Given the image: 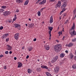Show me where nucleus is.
<instances>
[{
	"mask_svg": "<svg viewBox=\"0 0 76 76\" xmlns=\"http://www.w3.org/2000/svg\"><path fill=\"white\" fill-rule=\"evenodd\" d=\"M23 56V54L21 55V56Z\"/></svg>",
	"mask_w": 76,
	"mask_h": 76,
	"instance_id": "nucleus-64",
	"label": "nucleus"
},
{
	"mask_svg": "<svg viewBox=\"0 0 76 76\" xmlns=\"http://www.w3.org/2000/svg\"><path fill=\"white\" fill-rule=\"evenodd\" d=\"M34 41H37V39L36 38H35L33 39Z\"/></svg>",
	"mask_w": 76,
	"mask_h": 76,
	"instance_id": "nucleus-46",
	"label": "nucleus"
},
{
	"mask_svg": "<svg viewBox=\"0 0 76 76\" xmlns=\"http://www.w3.org/2000/svg\"><path fill=\"white\" fill-rule=\"evenodd\" d=\"M58 58V56L55 57L53 59V60L51 61V62L52 63H54V62H56V61H57V58Z\"/></svg>",
	"mask_w": 76,
	"mask_h": 76,
	"instance_id": "nucleus-5",
	"label": "nucleus"
},
{
	"mask_svg": "<svg viewBox=\"0 0 76 76\" xmlns=\"http://www.w3.org/2000/svg\"><path fill=\"white\" fill-rule=\"evenodd\" d=\"M22 66V64L21 62H19L18 63V67L19 68V67H21Z\"/></svg>",
	"mask_w": 76,
	"mask_h": 76,
	"instance_id": "nucleus-14",
	"label": "nucleus"
},
{
	"mask_svg": "<svg viewBox=\"0 0 76 76\" xmlns=\"http://www.w3.org/2000/svg\"><path fill=\"white\" fill-rule=\"evenodd\" d=\"M8 22H9V23H11V22H12V20H8Z\"/></svg>",
	"mask_w": 76,
	"mask_h": 76,
	"instance_id": "nucleus-42",
	"label": "nucleus"
},
{
	"mask_svg": "<svg viewBox=\"0 0 76 76\" xmlns=\"http://www.w3.org/2000/svg\"><path fill=\"white\" fill-rule=\"evenodd\" d=\"M37 61H39V59H38L37 60Z\"/></svg>",
	"mask_w": 76,
	"mask_h": 76,
	"instance_id": "nucleus-60",
	"label": "nucleus"
},
{
	"mask_svg": "<svg viewBox=\"0 0 76 76\" xmlns=\"http://www.w3.org/2000/svg\"><path fill=\"white\" fill-rule=\"evenodd\" d=\"M4 69H5V70L7 69V67L6 66H4Z\"/></svg>",
	"mask_w": 76,
	"mask_h": 76,
	"instance_id": "nucleus-35",
	"label": "nucleus"
},
{
	"mask_svg": "<svg viewBox=\"0 0 76 76\" xmlns=\"http://www.w3.org/2000/svg\"><path fill=\"white\" fill-rule=\"evenodd\" d=\"M4 11V9H1L0 10V12H3Z\"/></svg>",
	"mask_w": 76,
	"mask_h": 76,
	"instance_id": "nucleus-29",
	"label": "nucleus"
},
{
	"mask_svg": "<svg viewBox=\"0 0 76 76\" xmlns=\"http://www.w3.org/2000/svg\"><path fill=\"white\" fill-rule=\"evenodd\" d=\"M73 44L72 43H69L68 45H67L68 47H72V46H73Z\"/></svg>",
	"mask_w": 76,
	"mask_h": 76,
	"instance_id": "nucleus-24",
	"label": "nucleus"
},
{
	"mask_svg": "<svg viewBox=\"0 0 76 76\" xmlns=\"http://www.w3.org/2000/svg\"><path fill=\"white\" fill-rule=\"evenodd\" d=\"M34 26V24L33 23H30L29 25V27L30 28H33Z\"/></svg>",
	"mask_w": 76,
	"mask_h": 76,
	"instance_id": "nucleus-13",
	"label": "nucleus"
},
{
	"mask_svg": "<svg viewBox=\"0 0 76 76\" xmlns=\"http://www.w3.org/2000/svg\"><path fill=\"white\" fill-rule=\"evenodd\" d=\"M43 10L42 9V8L41 9V10H40V12H42V11Z\"/></svg>",
	"mask_w": 76,
	"mask_h": 76,
	"instance_id": "nucleus-51",
	"label": "nucleus"
},
{
	"mask_svg": "<svg viewBox=\"0 0 76 76\" xmlns=\"http://www.w3.org/2000/svg\"><path fill=\"white\" fill-rule=\"evenodd\" d=\"M22 49H23H23H24V47H23L22 48Z\"/></svg>",
	"mask_w": 76,
	"mask_h": 76,
	"instance_id": "nucleus-57",
	"label": "nucleus"
},
{
	"mask_svg": "<svg viewBox=\"0 0 76 76\" xmlns=\"http://www.w3.org/2000/svg\"><path fill=\"white\" fill-rule=\"evenodd\" d=\"M6 50L8 51H11L12 50V47L10 46V45H7Z\"/></svg>",
	"mask_w": 76,
	"mask_h": 76,
	"instance_id": "nucleus-3",
	"label": "nucleus"
},
{
	"mask_svg": "<svg viewBox=\"0 0 76 76\" xmlns=\"http://www.w3.org/2000/svg\"><path fill=\"white\" fill-rule=\"evenodd\" d=\"M61 1H62V2H63V1H66V0H61Z\"/></svg>",
	"mask_w": 76,
	"mask_h": 76,
	"instance_id": "nucleus-50",
	"label": "nucleus"
},
{
	"mask_svg": "<svg viewBox=\"0 0 76 76\" xmlns=\"http://www.w3.org/2000/svg\"><path fill=\"white\" fill-rule=\"evenodd\" d=\"M66 15H67V14L66 13L64 14V16H66Z\"/></svg>",
	"mask_w": 76,
	"mask_h": 76,
	"instance_id": "nucleus-45",
	"label": "nucleus"
},
{
	"mask_svg": "<svg viewBox=\"0 0 76 76\" xmlns=\"http://www.w3.org/2000/svg\"><path fill=\"white\" fill-rule=\"evenodd\" d=\"M3 29V26H1L0 27V29H1V30H2Z\"/></svg>",
	"mask_w": 76,
	"mask_h": 76,
	"instance_id": "nucleus-38",
	"label": "nucleus"
},
{
	"mask_svg": "<svg viewBox=\"0 0 76 76\" xmlns=\"http://www.w3.org/2000/svg\"><path fill=\"white\" fill-rule=\"evenodd\" d=\"M59 70H60V69L59 68H58V67H56L54 69V72L55 73H57L58 72V71H59Z\"/></svg>",
	"mask_w": 76,
	"mask_h": 76,
	"instance_id": "nucleus-7",
	"label": "nucleus"
},
{
	"mask_svg": "<svg viewBox=\"0 0 76 76\" xmlns=\"http://www.w3.org/2000/svg\"><path fill=\"white\" fill-rule=\"evenodd\" d=\"M16 1L18 3H22L23 1V0H16Z\"/></svg>",
	"mask_w": 76,
	"mask_h": 76,
	"instance_id": "nucleus-16",
	"label": "nucleus"
},
{
	"mask_svg": "<svg viewBox=\"0 0 76 76\" xmlns=\"http://www.w3.org/2000/svg\"><path fill=\"white\" fill-rule=\"evenodd\" d=\"M59 19H61V17H59Z\"/></svg>",
	"mask_w": 76,
	"mask_h": 76,
	"instance_id": "nucleus-59",
	"label": "nucleus"
},
{
	"mask_svg": "<svg viewBox=\"0 0 76 76\" xmlns=\"http://www.w3.org/2000/svg\"><path fill=\"white\" fill-rule=\"evenodd\" d=\"M1 7L2 9H6V6H2Z\"/></svg>",
	"mask_w": 76,
	"mask_h": 76,
	"instance_id": "nucleus-31",
	"label": "nucleus"
},
{
	"mask_svg": "<svg viewBox=\"0 0 76 76\" xmlns=\"http://www.w3.org/2000/svg\"><path fill=\"white\" fill-rule=\"evenodd\" d=\"M14 27L15 28H20V26L18 24H15Z\"/></svg>",
	"mask_w": 76,
	"mask_h": 76,
	"instance_id": "nucleus-12",
	"label": "nucleus"
},
{
	"mask_svg": "<svg viewBox=\"0 0 76 76\" xmlns=\"http://www.w3.org/2000/svg\"><path fill=\"white\" fill-rule=\"evenodd\" d=\"M5 53L6 54H7L9 53V51H5Z\"/></svg>",
	"mask_w": 76,
	"mask_h": 76,
	"instance_id": "nucleus-37",
	"label": "nucleus"
},
{
	"mask_svg": "<svg viewBox=\"0 0 76 76\" xmlns=\"http://www.w3.org/2000/svg\"><path fill=\"white\" fill-rule=\"evenodd\" d=\"M14 59L15 60H17V58H16V57H15L14 58Z\"/></svg>",
	"mask_w": 76,
	"mask_h": 76,
	"instance_id": "nucleus-44",
	"label": "nucleus"
},
{
	"mask_svg": "<svg viewBox=\"0 0 76 76\" xmlns=\"http://www.w3.org/2000/svg\"><path fill=\"white\" fill-rule=\"evenodd\" d=\"M45 74H46L47 76H52L51 75V74H50V73L48 72H46Z\"/></svg>",
	"mask_w": 76,
	"mask_h": 76,
	"instance_id": "nucleus-21",
	"label": "nucleus"
},
{
	"mask_svg": "<svg viewBox=\"0 0 76 76\" xmlns=\"http://www.w3.org/2000/svg\"><path fill=\"white\" fill-rule=\"evenodd\" d=\"M37 71H39L41 70V69L39 68H38L37 69Z\"/></svg>",
	"mask_w": 76,
	"mask_h": 76,
	"instance_id": "nucleus-30",
	"label": "nucleus"
},
{
	"mask_svg": "<svg viewBox=\"0 0 76 76\" xmlns=\"http://www.w3.org/2000/svg\"><path fill=\"white\" fill-rule=\"evenodd\" d=\"M69 58H70L71 59L73 58V55L72 54H69Z\"/></svg>",
	"mask_w": 76,
	"mask_h": 76,
	"instance_id": "nucleus-25",
	"label": "nucleus"
},
{
	"mask_svg": "<svg viewBox=\"0 0 76 76\" xmlns=\"http://www.w3.org/2000/svg\"><path fill=\"white\" fill-rule=\"evenodd\" d=\"M44 47L47 50H50V46L48 45H45Z\"/></svg>",
	"mask_w": 76,
	"mask_h": 76,
	"instance_id": "nucleus-10",
	"label": "nucleus"
},
{
	"mask_svg": "<svg viewBox=\"0 0 76 76\" xmlns=\"http://www.w3.org/2000/svg\"><path fill=\"white\" fill-rule=\"evenodd\" d=\"M44 44H45V41H44Z\"/></svg>",
	"mask_w": 76,
	"mask_h": 76,
	"instance_id": "nucleus-63",
	"label": "nucleus"
},
{
	"mask_svg": "<svg viewBox=\"0 0 76 76\" xmlns=\"http://www.w3.org/2000/svg\"><path fill=\"white\" fill-rule=\"evenodd\" d=\"M3 55H0V58H1V57H3Z\"/></svg>",
	"mask_w": 76,
	"mask_h": 76,
	"instance_id": "nucleus-41",
	"label": "nucleus"
},
{
	"mask_svg": "<svg viewBox=\"0 0 76 76\" xmlns=\"http://www.w3.org/2000/svg\"><path fill=\"white\" fill-rule=\"evenodd\" d=\"M40 1H39V0H38V1H37V3H39Z\"/></svg>",
	"mask_w": 76,
	"mask_h": 76,
	"instance_id": "nucleus-54",
	"label": "nucleus"
},
{
	"mask_svg": "<svg viewBox=\"0 0 76 76\" xmlns=\"http://www.w3.org/2000/svg\"><path fill=\"white\" fill-rule=\"evenodd\" d=\"M29 20H30V21H31V19H30V18H29V19H28Z\"/></svg>",
	"mask_w": 76,
	"mask_h": 76,
	"instance_id": "nucleus-55",
	"label": "nucleus"
},
{
	"mask_svg": "<svg viewBox=\"0 0 76 76\" xmlns=\"http://www.w3.org/2000/svg\"><path fill=\"white\" fill-rule=\"evenodd\" d=\"M37 15L39 16H41V12H40V11H38L37 12Z\"/></svg>",
	"mask_w": 76,
	"mask_h": 76,
	"instance_id": "nucleus-27",
	"label": "nucleus"
},
{
	"mask_svg": "<svg viewBox=\"0 0 76 76\" xmlns=\"http://www.w3.org/2000/svg\"><path fill=\"white\" fill-rule=\"evenodd\" d=\"M17 19V17H16V15H14V17L13 20V21H16V20Z\"/></svg>",
	"mask_w": 76,
	"mask_h": 76,
	"instance_id": "nucleus-23",
	"label": "nucleus"
},
{
	"mask_svg": "<svg viewBox=\"0 0 76 76\" xmlns=\"http://www.w3.org/2000/svg\"><path fill=\"white\" fill-rule=\"evenodd\" d=\"M73 69H76V64H74L72 66Z\"/></svg>",
	"mask_w": 76,
	"mask_h": 76,
	"instance_id": "nucleus-28",
	"label": "nucleus"
},
{
	"mask_svg": "<svg viewBox=\"0 0 76 76\" xmlns=\"http://www.w3.org/2000/svg\"><path fill=\"white\" fill-rule=\"evenodd\" d=\"M48 28H49V29L50 30V31H49L48 32L50 35V39L51 37V31H52V30H53V27L48 26Z\"/></svg>",
	"mask_w": 76,
	"mask_h": 76,
	"instance_id": "nucleus-2",
	"label": "nucleus"
},
{
	"mask_svg": "<svg viewBox=\"0 0 76 76\" xmlns=\"http://www.w3.org/2000/svg\"><path fill=\"white\" fill-rule=\"evenodd\" d=\"M62 34V31H59L58 32V34L61 35V34Z\"/></svg>",
	"mask_w": 76,
	"mask_h": 76,
	"instance_id": "nucleus-32",
	"label": "nucleus"
},
{
	"mask_svg": "<svg viewBox=\"0 0 76 76\" xmlns=\"http://www.w3.org/2000/svg\"><path fill=\"white\" fill-rule=\"evenodd\" d=\"M61 2L60 1H58L56 6H57L58 7H60L61 6Z\"/></svg>",
	"mask_w": 76,
	"mask_h": 76,
	"instance_id": "nucleus-9",
	"label": "nucleus"
},
{
	"mask_svg": "<svg viewBox=\"0 0 76 76\" xmlns=\"http://www.w3.org/2000/svg\"><path fill=\"white\" fill-rule=\"evenodd\" d=\"M53 16H51L50 17V23H53Z\"/></svg>",
	"mask_w": 76,
	"mask_h": 76,
	"instance_id": "nucleus-15",
	"label": "nucleus"
},
{
	"mask_svg": "<svg viewBox=\"0 0 76 76\" xmlns=\"http://www.w3.org/2000/svg\"><path fill=\"white\" fill-rule=\"evenodd\" d=\"M28 73H31L32 72V70L31 69H28Z\"/></svg>",
	"mask_w": 76,
	"mask_h": 76,
	"instance_id": "nucleus-22",
	"label": "nucleus"
},
{
	"mask_svg": "<svg viewBox=\"0 0 76 76\" xmlns=\"http://www.w3.org/2000/svg\"><path fill=\"white\" fill-rule=\"evenodd\" d=\"M19 12V10L18 9L16 10V12Z\"/></svg>",
	"mask_w": 76,
	"mask_h": 76,
	"instance_id": "nucleus-47",
	"label": "nucleus"
},
{
	"mask_svg": "<svg viewBox=\"0 0 76 76\" xmlns=\"http://www.w3.org/2000/svg\"><path fill=\"white\" fill-rule=\"evenodd\" d=\"M32 49H33V48H32V47H30L29 48H28V50H29V51H31Z\"/></svg>",
	"mask_w": 76,
	"mask_h": 76,
	"instance_id": "nucleus-26",
	"label": "nucleus"
},
{
	"mask_svg": "<svg viewBox=\"0 0 76 76\" xmlns=\"http://www.w3.org/2000/svg\"><path fill=\"white\" fill-rule=\"evenodd\" d=\"M62 13H63V12H61H61L60 13V15H61V14H62Z\"/></svg>",
	"mask_w": 76,
	"mask_h": 76,
	"instance_id": "nucleus-49",
	"label": "nucleus"
},
{
	"mask_svg": "<svg viewBox=\"0 0 76 76\" xmlns=\"http://www.w3.org/2000/svg\"><path fill=\"white\" fill-rule=\"evenodd\" d=\"M7 35H9V34H6L2 36V37L3 38H6L7 37Z\"/></svg>",
	"mask_w": 76,
	"mask_h": 76,
	"instance_id": "nucleus-18",
	"label": "nucleus"
},
{
	"mask_svg": "<svg viewBox=\"0 0 76 76\" xmlns=\"http://www.w3.org/2000/svg\"><path fill=\"white\" fill-rule=\"evenodd\" d=\"M66 10V9H64V8H63L62 11H61V12H64Z\"/></svg>",
	"mask_w": 76,
	"mask_h": 76,
	"instance_id": "nucleus-33",
	"label": "nucleus"
},
{
	"mask_svg": "<svg viewBox=\"0 0 76 76\" xmlns=\"http://www.w3.org/2000/svg\"><path fill=\"white\" fill-rule=\"evenodd\" d=\"M12 51H10V52H9L10 54H12Z\"/></svg>",
	"mask_w": 76,
	"mask_h": 76,
	"instance_id": "nucleus-52",
	"label": "nucleus"
},
{
	"mask_svg": "<svg viewBox=\"0 0 76 76\" xmlns=\"http://www.w3.org/2000/svg\"><path fill=\"white\" fill-rule=\"evenodd\" d=\"M50 1L51 2H53V1H55V0H50Z\"/></svg>",
	"mask_w": 76,
	"mask_h": 76,
	"instance_id": "nucleus-40",
	"label": "nucleus"
},
{
	"mask_svg": "<svg viewBox=\"0 0 76 76\" xmlns=\"http://www.w3.org/2000/svg\"><path fill=\"white\" fill-rule=\"evenodd\" d=\"M19 33H17L14 35V38L17 40L19 39Z\"/></svg>",
	"mask_w": 76,
	"mask_h": 76,
	"instance_id": "nucleus-6",
	"label": "nucleus"
},
{
	"mask_svg": "<svg viewBox=\"0 0 76 76\" xmlns=\"http://www.w3.org/2000/svg\"><path fill=\"white\" fill-rule=\"evenodd\" d=\"M29 55H27L26 57V59H28V58H29Z\"/></svg>",
	"mask_w": 76,
	"mask_h": 76,
	"instance_id": "nucleus-43",
	"label": "nucleus"
},
{
	"mask_svg": "<svg viewBox=\"0 0 76 76\" xmlns=\"http://www.w3.org/2000/svg\"><path fill=\"white\" fill-rule=\"evenodd\" d=\"M61 48V45L60 44H57L55 46L54 50L56 51H60Z\"/></svg>",
	"mask_w": 76,
	"mask_h": 76,
	"instance_id": "nucleus-1",
	"label": "nucleus"
},
{
	"mask_svg": "<svg viewBox=\"0 0 76 76\" xmlns=\"http://www.w3.org/2000/svg\"><path fill=\"white\" fill-rule=\"evenodd\" d=\"M46 3V0H43L42 2L39 3V4L40 5H41V4H43Z\"/></svg>",
	"mask_w": 76,
	"mask_h": 76,
	"instance_id": "nucleus-11",
	"label": "nucleus"
},
{
	"mask_svg": "<svg viewBox=\"0 0 76 76\" xmlns=\"http://www.w3.org/2000/svg\"><path fill=\"white\" fill-rule=\"evenodd\" d=\"M45 7H44V8H42V9L43 10V9H45Z\"/></svg>",
	"mask_w": 76,
	"mask_h": 76,
	"instance_id": "nucleus-53",
	"label": "nucleus"
},
{
	"mask_svg": "<svg viewBox=\"0 0 76 76\" xmlns=\"http://www.w3.org/2000/svg\"><path fill=\"white\" fill-rule=\"evenodd\" d=\"M41 67L43 69H48V68L47 66L42 65L41 66Z\"/></svg>",
	"mask_w": 76,
	"mask_h": 76,
	"instance_id": "nucleus-17",
	"label": "nucleus"
},
{
	"mask_svg": "<svg viewBox=\"0 0 76 76\" xmlns=\"http://www.w3.org/2000/svg\"><path fill=\"white\" fill-rule=\"evenodd\" d=\"M64 53H61L60 55V57L61 58H63L64 57Z\"/></svg>",
	"mask_w": 76,
	"mask_h": 76,
	"instance_id": "nucleus-19",
	"label": "nucleus"
},
{
	"mask_svg": "<svg viewBox=\"0 0 76 76\" xmlns=\"http://www.w3.org/2000/svg\"><path fill=\"white\" fill-rule=\"evenodd\" d=\"M65 38V37L64 36L63 37V38Z\"/></svg>",
	"mask_w": 76,
	"mask_h": 76,
	"instance_id": "nucleus-62",
	"label": "nucleus"
},
{
	"mask_svg": "<svg viewBox=\"0 0 76 76\" xmlns=\"http://www.w3.org/2000/svg\"><path fill=\"white\" fill-rule=\"evenodd\" d=\"M72 42H75V41H76V38L75 39H73L72 40Z\"/></svg>",
	"mask_w": 76,
	"mask_h": 76,
	"instance_id": "nucleus-34",
	"label": "nucleus"
},
{
	"mask_svg": "<svg viewBox=\"0 0 76 76\" xmlns=\"http://www.w3.org/2000/svg\"><path fill=\"white\" fill-rule=\"evenodd\" d=\"M76 10H74V11H73V13H74V15H75V13H76Z\"/></svg>",
	"mask_w": 76,
	"mask_h": 76,
	"instance_id": "nucleus-39",
	"label": "nucleus"
},
{
	"mask_svg": "<svg viewBox=\"0 0 76 76\" xmlns=\"http://www.w3.org/2000/svg\"><path fill=\"white\" fill-rule=\"evenodd\" d=\"M6 42H8V41H9V38H7V39H6Z\"/></svg>",
	"mask_w": 76,
	"mask_h": 76,
	"instance_id": "nucleus-36",
	"label": "nucleus"
},
{
	"mask_svg": "<svg viewBox=\"0 0 76 76\" xmlns=\"http://www.w3.org/2000/svg\"><path fill=\"white\" fill-rule=\"evenodd\" d=\"M64 38H63L62 39V40H64Z\"/></svg>",
	"mask_w": 76,
	"mask_h": 76,
	"instance_id": "nucleus-56",
	"label": "nucleus"
},
{
	"mask_svg": "<svg viewBox=\"0 0 76 76\" xmlns=\"http://www.w3.org/2000/svg\"><path fill=\"white\" fill-rule=\"evenodd\" d=\"M10 14V11H5L3 13L4 16H8Z\"/></svg>",
	"mask_w": 76,
	"mask_h": 76,
	"instance_id": "nucleus-4",
	"label": "nucleus"
},
{
	"mask_svg": "<svg viewBox=\"0 0 76 76\" xmlns=\"http://www.w3.org/2000/svg\"><path fill=\"white\" fill-rule=\"evenodd\" d=\"M74 59L75 60H76V56L74 57Z\"/></svg>",
	"mask_w": 76,
	"mask_h": 76,
	"instance_id": "nucleus-48",
	"label": "nucleus"
},
{
	"mask_svg": "<svg viewBox=\"0 0 76 76\" xmlns=\"http://www.w3.org/2000/svg\"><path fill=\"white\" fill-rule=\"evenodd\" d=\"M28 3H29V1L28 0H27L24 3V6H26V5H27L28 4Z\"/></svg>",
	"mask_w": 76,
	"mask_h": 76,
	"instance_id": "nucleus-20",
	"label": "nucleus"
},
{
	"mask_svg": "<svg viewBox=\"0 0 76 76\" xmlns=\"http://www.w3.org/2000/svg\"><path fill=\"white\" fill-rule=\"evenodd\" d=\"M66 6H67V3H66V2H64V4L61 6V8L62 9L66 7Z\"/></svg>",
	"mask_w": 76,
	"mask_h": 76,
	"instance_id": "nucleus-8",
	"label": "nucleus"
},
{
	"mask_svg": "<svg viewBox=\"0 0 76 76\" xmlns=\"http://www.w3.org/2000/svg\"><path fill=\"white\" fill-rule=\"evenodd\" d=\"M26 26H28V25H27V24H26Z\"/></svg>",
	"mask_w": 76,
	"mask_h": 76,
	"instance_id": "nucleus-58",
	"label": "nucleus"
},
{
	"mask_svg": "<svg viewBox=\"0 0 76 76\" xmlns=\"http://www.w3.org/2000/svg\"><path fill=\"white\" fill-rule=\"evenodd\" d=\"M65 52L66 53H67V50L65 51Z\"/></svg>",
	"mask_w": 76,
	"mask_h": 76,
	"instance_id": "nucleus-61",
	"label": "nucleus"
}]
</instances>
